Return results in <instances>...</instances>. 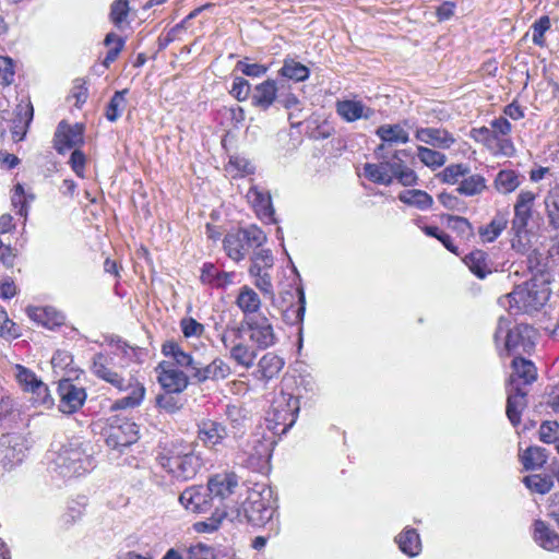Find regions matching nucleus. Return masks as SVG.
Segmentation results:
<instances>
[{
  "instance_id": "nucleus-64",
  "label": "nucleus",
  "mask_w": 559,
  "mask_h": 559,
  "mask_svg": "<svg viewBox=\"0 0 559 559\" xmlns=\"http://www.w3.org/2000/svg\"><path fill=\"white\" fill-rule=\"evenodd\" d=\"M187 559H215V552L212 547L200 543L189 547Z\"/></svg>"
},
{
  "instance_id": "nucleus-60",
  "label": "nucleus",
  "mask_w": 559,
  "mask_h": 559,
  "mask_svg": "<svg viewBox=\"0 0 559 559\" xmlns=\"http://www.w3.org/2000/svg\"><path fill=\"white\" fill-rule=\"evenodd\" d=\"M174 394L175 393H168L165 391L164 394L157 395L156 405L166 413H176L181 408L182 404L178 397L174 396Z\"/></svg>"
},
{
  "instance_id": "nucleus-12",
  "label": "nucleus",
  "mask_w": 559,
  "mask_h": 559,
  "mask_svg": "<svg viewBox=\"0 0 559 559\" xmlns=\"http://www.w3.org/2000/svg\"><path fill=\"white\" fill-rule=\"evenodd\" d=\"M239 486V478L235 473H221L212 476L207 488L213 499H218L216 507L229 506L223 501L231 496Z\"/></svg>"
},
{
  "instance_id": "nucleus-44",
  "label": "nucleus",
  "mask_w": 559,
  "mask_h": 559,
  "mask_svg": "<svg viewBox=\"0 0 559 559\" xmlns=\"http://www.w3.org/2000/svg\"><path fill=\"white\" fill-rule=\"evenodd\" d=\"M487 148L493 155H502L510 157L514 154L515 147L510 136H501L500 134L491 131V136L489 138Z\"/></svg>"
},
{
  "instance_id": "nucleus-52",
  "label": "nucleus",
  "mask_w": 559,
  "mask_h": 559,
  "mask_svg": "<svg viewBox=\"0 0 559 559\" xmlns=\"http://www.w3.org/2000/svg\"><path fill=\"white\" fill-rule=\"evenodd\" d=\"M105 45L109 48L106 57L103 61L105 67H109L112 63L124 46V39L115 33H109L105 37Z\"/></svg>"
},
{
  "instance_id": "nucleus-53",
  "label": "nucleus",
  "mask_w": 559,
  "mask_h": 559,
  "mask_svg": "<svg viewBox=\"0 0 559 559\" xmlns=\"http://www.w3.org/2000/svg\"><path fill=\"white\" fill-rule=\"evenodd\" d=\"M523 481L528 489L538 493H546L552 487V480L547 476L530 475L524 477Z\"/></svg>"
},
{
  "instance_id": "nucleus-35",
  "label": "nucleus",
  "mask_w": 559,
  "mask_h": 559,
  "mask_svg": "<svg viewBox=\"0 0 559 559\" xmlns=\"http://www.w3.org/2000/svg\"><path fill=\"white\" fill-rule=\"evenodd\" d=\"M283 367L284 360L282 357L274 353H266L258 362V372L261 379L269 381L276 377Z\"/></svg>"
},
{
  "instance_id": "nucleus-34",
  "label": "nucleus",
  "mask_w": 559,
  "mask_h": 559,
  "mask_svg": "<svg viewBox=\"0 0 559 559\" xmlns=\"http://www.w3.org/2000/svg\"><path fill=\"white\" fill-rule=\"evenodd\" d=\"M297 301L287 307L284 312V320L290 325L300 324L305 318L306 311V296L301 285H298L295 289Z\"/></svg>"
},
{
  "instance_id": "nucleus-7",
  "label": "nucleus",
  "mask_w": 559,
  "mask_h": 559,
  "mask_svg": "<svg viewBox=\"0 0 559 559\" xmlns=\"http://www.w3.org/2000/svg\"><path fill=\"white\" fill-rule=\"evenodd\" d=\"M266 242V235L255 225L241 228L236 233H228L223 246L226 254L231 260L241 261L250 249H257Z\"/></svg>"
},
{
  "instance_id": "nucleus-56",
  "label": "nucleus",
  "mask_w": 559,
  "mask_h": 559,
  "mask_svg": "<svg viewBox=\"0 0 559 559\" xmlns=\"http://www.w3.org/2000/svg\"><path fill=\"white\" fill-rule=\"evenodd\" d=\"M506 224L503 218H493L488 225L479 228V235L484 241L491 242L499 237L506 228Z\"/></svg>"
},
{
  "instance_id": "nucleus-47",
  "label": "nucleus",
  "mask_w": 559,
  "mask_h": 559,
  "mask_svg": "<svg viewBox=\"0 0 559 559\" xmlns=\"http://www.w3.org/2000/svg\"><path fill=\"white\" fill-rule=\"evenodd\" d=\"M417 157L425 166L433 170L442 167L447 162V156L443 153L421 145L417 146Z\"/></svg>"
},
{
  "instance_id": "nucleus-24",
  "label": "nucleus",
  "mask_w": 559,
  "mask_h": 559,
  "mask_svg": "<svg viewBox=\"0 0 559 559\" xmlns=\"http://www.w3.org/2000/svg\"><path fill=\"white\" fill-rule=\"evenodd\" d=\"M336 112L347 122L358 119H370L374 115V109L366 106L360 100L344 99L336 103Z\"/></svg>"
},
{
  "instance_id": "nucleus-51",
  "label": "nucleus",
  "mask_w": 559,
  "mask_h": 559,
  "mask_svg": "<svg viewBox=\"0 0 559 559\" xmlns=\"http://www.w3.org/2000/svg\"><path fill=\"white\" fill-rule=\"evenodd\" d=\"M32 394V402L35 406H44L49 408L53 404V400L50 395L49 389L46 383L39 380L34 386H31L27 391Z\"/></svg>"
},
{
  "instance_id": "nucleus-19",
  "label": "nucleus",
  "mask_w": 559,
  "mask_h": 559,
  "mask_svg": "<svg viewBox=\"0 0 559 559\" xmlns=\"http://www.w3.org/2000/svg\"><path fill=\"white\" fill-rule=\"evenodd\" d=\"M247 199L261 221L275 223L272 199L267 191L252 186L247 192Z\"/></svg>"
},
{
  "instance_id": "nucleus-31",
  "label": "nucleus",
  "mask_w": 559,
  "mask_h": 559,
  "mask_svg": "<svg viewBox=\"0 0 559 559\" xmlns=\"http://www.w3.org/2000/svg\"><path fill=\"white\" fill-rule=\"evenodd\" d=\"M236 305L245 316V320L248 318H255L254 314L261 308V298L258 293L248 285L242 286L236 298Z\"/></svg>"
},
{
  "instance_id": "nucleus-42",
  "label": "nucleus",
  "mask_w": 559,
  "mask_h": 559,
  "mask_svg": "<svg viewBox=\"0 0 559 559\" xmlns=\"http://www.w3.org/2000/svg\"><path fill=\"white\" fill-rule=\"evenodd\" d=\"M128 92L127 88L115 92L105 110V117L108 121L115 122L121 117L127 107L126 95Z\"/></svg>"
},
{
  "instance_id": "nucleus-36",
  "label": "nucleus",
  "mask_w": 559,
  "mask_h": 559,
  "mask_svg": "<svg viewBox=\"0 0 559 559\" xmlns=\"http://www.w3.org/2000/svg\"><path fill=\"white\" fill-rule=\"evenodd\" d=\"M278 74L281 78L289 81L304 82L309 78L310 70L295 59L286 58L278 71Z\"/></svg>"
},
{
  "instance_id": "nucleus-2",
  "label": "nucleus",
  "mask_w": 559,
  "mask_h": 559,
  "mask_svg": "<svg viewBox=\"0 0 559 559\" xmlns=\"http://www.w3.org/2000/svg\"><path fill=\"white\" fill-rule=\"evenodd\" d=\"M275 514L276 510L266 504L262 493L254 491L240 507H216L211 520L212 524H269Z\"/></svg>"
},
{
  "instance_id": "nucleus-10",
  "label": "nucleus",
  "mask_w": 559,
  "mask_h": 559,
  "mask_svg": "<svg viewBox=\"0 0 559 559\" xmlns=\"http://www.w3.org/2000/svg\"><path fill=\"white\" fill-rule=\"evenodd\" d=\"M243 324L249 331L250 341L259 349H266L275 345L277 337L270 319L265 316L248 318Z\"/></svg>"
},
{
  "instance_id": "nucleus-37",
  "label": "nucleus",
  "mask_w": 559,
  "mask_h": 559,
  "mask_svg": "<svg viewBox=\"0 0 559 559\" xmlns=\"http://www.w3.org/2000/svg\"><path fill=\"white\" fill-rule=\"evenodd\" d=\"M533 538L535 543L545 550H559V533L551 526H535Z\"/></svg>"
},
{
  "instance_id": "nucleus-61",
  "label": "nucleus",
  "mask_w": 559,
  "mask_h": 559,
  "mask_svg": "<svg viewBox=\"0 0 559 559\" xmlns=\"http://www.w3.org/2000/svg\"><path fill=\"white\" fill-rule=\"evenodd\" d=\"M180 329L185 337H198L204 332V325L191 317H185L180 320Z\"/></svg>"
},
{
  "instance_id": "nucleus-27",
  "label": "nucleus",
  "mask_w": 559,
  "mask_h": 559,
  "mask_svg": "<svg viewBox=\"0 0 559 559\" xmlns=\"http://www.w3.org/2000/svg\"><path fill=\"white\" fill-rule=\"evenodd\" d=\"M513 372L510 378V386H520L519 381L523 384H531L537 378L535 365L525 358L515 356L512 360Z\"/></svg>"
},
{
  "instance_id": "nucleus-11",
  "label": "nucleus",
  "mask_w": 559,
  "mask_h": 559,
  "mask_svg": "<svg viewBox=\"0 0 559 559\" xmlns=\"http://www.w3.org/2000/svg\"><path fill=\"white\" fill-rule=\"evenodd\" d=\"M26 453V448L20 436L7 435L0 438V468L11 471L20 465Z\"/></svg>"
},
{
  "instance_id": "nucleus-3",
  "label": "nucleus",
  "mask_w": 559,
  "mask_h": 559,
  "mask_svg": "<svg viewBox=\"0 0 559 559\" xmlns=\"http://www.w3.org/2000/svg\"><path fill=\"white\" fill-rule=\"evenodd\" d=\"M550 296V289L545 282L536 278L526 281L515 288L504 299L509 304V310L513 314L538 311L546 305Z\"/></svg>"
},
{
  "instance_id": "nucleus-48",
  "label": "nucleus",
  "mask_w": 559,
  "mask_h": 559,
  "mask_svg": "<svg viewBox=\"0 0 559 559\" xmlns=\"http://www.w3.org/2000/svg\"><path fill=\"white\" fill-rule=\"evenodd\" d=\"M546 461L545 450L538 447H530L521 455V462L526 471L540 468Z\"/></svg>"
},
{
  "instance_id": "nucleus-16",
  "label": "nucleus",
  "mask_w": 559,
  "mask_h": 559,
  "mask_svg": "<svg viewBox=\"0 0 559 559\" xmlns=\"http://www.w3.org/2000/svg\"><path fill=\"white\" fill-rule=\"evenodd\" d=\"M83 143V127L81 124L70 126L61 121L53 136V145L58 153L63 154L66 151Z\"/></svg>"
},
{
  "instance_id": "nucleus-45",
  "label": "nucleus",
  "mask_w": 559,
  "mask_h": 559,
  "mask_svg": "<svg viewBox=\"0 0 559 559\" xmlns=\"http://www.w3.org/2000/svg\"><path fill=\"white\" fill-rule=\"evenodd\" d=\"M447 226L464 241H468L474 236V229L471 223L462 216L444 215Z\"/></svg>"
},
{
  "instance_id": "nucleus-38",
  "label": "nucleus",
  "mask_w": 559,
  "mask_h": 559,
  "mask_svg": "<svg viewBox=\"0 0 559 559\" xmlns=\"http://www.w3.org/2000/svg\"><path fill=\"white\" fill-rule=\"evenodd\" d=\"M229 357L238 365L243 367L245 369H250L253 367L254 361L257 359L255 349L250 346L243 344L240 340L230 346Z\"/></svg>"
},
{
  "instance_id": "nucleus-59",
  "label": "nucleus",
  "mask_w": 559,
  "mask_h": 559,
  "mask_svg": "<svg viewBox=\"0 0 559 559\" xmlns=\"http://www.w3.org/2000/svg\"><path fill=\"white\" fill-rule=\"evenodd\" d=\"M229 93L238 102H245L252 95L251 85L246 79L241 76H236L233 81V85Z\"/></svg>"
},
{
  "instance_id": "nucleus-29",
  "label": "nucleus",
  "mask_w": 559,
  "mask_h": 559,
  "mask_svg": "<svg viewBox=\"0 0 559 559\" xmlns=\"http://www.w3.org/2000/svg\"><path fill=\"white\" fill-rule=\"evenodd\" d=\"M34 109L33 105L28 102L19 104L14 109L13 126L11 129L12 136L15 141H22L27 132V129L33 120Z\"/></svg>"
},
{
  "instance_id": "nucleus-46",
  "label": "nucleus",
  "mask_w": 559,
  "mask_h": 559,
  "mask_svg": "<svg viewBox=\"0 0 559 559\" xmlns=\"http://www.w3.org/2000/svg\"><path fill=\"white\" fill-rule=\"evenodd\" d=\"M364 175L368 180L374 183L383 186L391 185V179L385 162H381L379 164L367 163L364 166Z\"/></svg>"
},
{
  "instance_id": "nucleus-21",
  "label": "nucleus",
  "mask_w": 559,
  "mask_h": 559,
  "mask_svg": "<svg viewBox=\"0 0 559 559\" xmlns=\"http://www.w3.org/2000/svg\"><path fill=\"white\" fill-rule=\"evenodd\" d=\"M415 139L440 150H449L456 142L451 132L441 128H416Z\"/></svg>"
},
{
  "instance_id": "nucleus-26",
  "label": "nucleus",
  "mask_w": 559,
  "mask_h": 559,
  "mask_svg": "<svg viewBox=\"0 0 559 559\" xmlns=\"http://www.w3.org/2000/svg\"><path fill=\"white\" fill-rule=\"evenodd\" d=\"M235 272L219 271L213 263H204L200 280L212 288H225L234 283Z\"/></svg>"
},
{
  "instance_id": "nucleus-23",
  "label": "nucleus",
  "mask_w": 559,
  "mask_h": 559,
  "mask_svg": "<svg viewBox=\"0 0 559 559\" xmlns=\"http://www.w3.org/2000/svg\"><path fill=\"white\" fill-rule=\"evenodd\" d=\"M127 383L128 385L123 391H130L129 394L116 400L110 406L111 411L135 408L143 402L145 396L144 385L132 376L127 379Z\"/></svg>"
},
{
  "instance_id": "nucleus-32",
  "label": "nucleus",
  "mask_w": 559,
  "mask_h": 559,
  "mask_svg": "<svg viewBox=\"0 0 559 559\" xmlns=\"http://www.w3.org/2000/svg\"><path fill=\"white\" fill-rule=\"evenodd\" d=\"M526 406V392L520 386L509 389L507 400V416L513 426H516L521 421L522 411Z\"/></svg>"
},
{
  "instance_id": "nucleus-55",
  "label": "nucleus",
  "mask_w": 559,
  "mask_h": 559,
  "mask_svg": "<svg viewBox=\"0 0 559 559\" xmlns=\"http://www.w3.org/2000/svg\"><path fill=\"white\" fill-rule=\"evenodd\" d=\"M551 23L548 15H543L536 20L532 25V40L536 46L544 47L545 33L550 28Z\"/></svg>"
},
{
  "instance_id": "nucleus-43",
  "label": "nucleus",
  "mask_w": 559,
  "mask_h": 559,
  "mask_svg": "<svg viewBox=\"0 0 559 559\" xmlns=\"http://www.w3.org/2000/svg\"><path fill=\"white\" fill-rule=\"evenodd\" d=\"M521 185L520 175L515 170H500L495 179V187L500 193L513 192Z\"/></svg>"
},
{
  "instance_id": "nucleus-28",
  "label": "nucleus",
  "mask_w": 559,
  "mask_h": 559,
  "mask_svg": "<svg viewBox=\"0 0 559 559\" xmlns=\"http://www.w3.org/2000/svg\"><path fill=\"white\" fill-rule=\"evenodd\" d=\"M26 312L29 319L48 329L62 325L66 319L62 312L52 307H27Z\"/></svg>"
},
{
  "instance_id": "nucleus-41",
  "label": "nucleus",
  "mask_w": 559,
  "mask_h": 559,
  "mask_svg": "<svg viewBox=\"0 0 559 559\" xmlns=\"http://www.w3.org/2000/svg\"><path fill=\"white\" fill-rule=\"evenodd\" d=\"M547 222L554 229H559V183H556L545 198Z\"/></svg>"
},
{
  "instance_id": "nucleus-54",
  "label": "nucleus",
  "mask_w": 559,
  "mask_h": 559,
  "mask_svg": "<svg viewBox=\"0 0 559 559\" xmlns=\"http://www.w3.org/2000/svg\"><path fill=\"white\" fill-rule=\"evenodd\" d=\"M226 417L231 425V432L236 437L241 432L242 427L245 426L246 416L242 413V409L236 405H228L226 407Z\"/></svg>"
},
{
  "instance_id": "nucleus-25",
  "label": "nucleus",
  "mask_w": 559,
  "mask_h": 559,
  "mask_svg": "<svg viewBox=\"0 0 559 559\" xmlns=\"http://www.w3.org/2000/svg\"><path fill=\"white\" fill-rule=\"evenodd\" d=\"M376 134L382 140V144H380L376 154L378 157L383 158L382 151L385 147V143H402L405 144L409 141V135L407 131L403 128L402 124H382L376 130Z\"/></svg>"
},
{
  "instance_id": "nucleus-62",
  "label": "nucleus",
  "mask_w": 559,
  "mask_h": 559,
  "mask_svg": "<svg viewBox=\"0 0 559 559\" xmlns=\"http://www.w3.org/2000/svg\"><path fill=\"white\" fill-rule=\"evenodd\" d=\"M278 102L286 109L295 108L299 104L298 97L290 92L289 85L284 80H280Z\"/></svg>"
},
{
  "instance_id": "nucleus-63",
  "label": "nucleus",
  "mask_w": 559,
  "mask_h": 559,
  "mask_svg": "<svg viewBox=\"0 0 559 559\" xmlns=\"http://www.w3.org/2000/svg\"><path fill=\"white\" fill-rule=\"evenodd\" d=\"M559 424L546 420L539 427V439L544 443H552L558 440Z\"/></svg>"
},
{
  "instance_id": "nucleus-17",
  "label": "nucleus",
  "mask_w": 559,
  "mask_h": 559,
  "mask_svg": "<svg viewBox=\"0 0 559 559\" xmlns=\"http://www.w3.org/2000/svg\"><path fill=\"white\" fill-rule=\"evenodd\" d=\"M158 368L160 369L158 382L165 391L178 394L187 389L189 378L183 371L178 370L167 361L160 362Z\"/></svg>"
},
{
  "instance_id": "nucleus-57",
  "label": "nucleus",
  "mask_w": 559,
  "mask_h": 559,
  "mask_svg": "<svg viewBox=\"0 0 559 559\" xmlns=\"http://www.w3.org/2000/svg\"><path fill=\"white\" fill-rule=\"evenodd\" d=\"M129 13V3L127 0H116L110 8V20L116 27L122 28Z\"/></svg>"
},
{
  "instance_id": "nucleus-8",
  "label": "nucleus",
  "mask_w": 559,
  "mask_h": 559,
  "mask_svg": "<svg viewBox=\"0 0 559 559\" xmlns=\"http://www.w3.org/2000/svg\"><path fill=\"white\" fill-rule=\"evenodd\" d=\"M139 440V427L127 418H112L110 420L106 444L114 450H122Z\"/></svg>"
},
{
  "instance_id": "nucleus-9",
  "label": "nucleus",
  "mask_w": 559,
  "mask_h": 559,
  "mask_svg": "<svg viewBox=\"0 0 559 559\" xmlns=\"http://www.w3.org/2000/svg\"><path fill=\"white\" fill-rule=\"evenodd\" d=\"M91 371L96 378L109 383L120 392H123L128 385L127 379L114 369V357L108 353H97L93 356Z\"/></svg>"
},
{
  "instance_id": "nucleus-15",
  "label": "nucleus",
  "mask_w": 559,
  "mask_h": 559,
  "mask_svg": "<svg viewBox=\"0 0 559 559\" xmlns=\"http://www.w3.org/2000/svg\"><path fill=\"white\" fill-rule=\"evenodd\" d=\"M58 390L60 394L59 409L64 414L76 412L86 400L85 390L74 385L69 380L60 382Z\"/></svg>"
},
{
  "instance_id": "nucleus-4",
  "label": "nucleus",
  "mask_w": 559,
  "mask_h": 559,
  "mask_svg": "<svg viewBox=\"0 0 559 559\" xmlns=\"http://www.w3.org/2000/svg\"><path fill=\"white\" fill-rule=\"evenodd\" d=\"M493 337L497 345L500 340H503V350L507 355H521L530 353L534 348L536 331L533 326L524 323L511 328V321L501 317Z\"/></svg>"
},
{
  "instance_id": "nucleus-6",
  "label": "nucleus",
  "mask_w": 559,
  "mask_h": 559,
  "mask_svg": "<svg viewBox=\"0 0 559 559\" xmlns=\"http://www.w3.org/2000/svg\"><path fill=\"white\" fill-rule=\"evenodd\" d=\"M158 465L173 478L179 481L192 479L203 466L200 453H159L156 457Z\"/></svg>"
},
{
  "instance_id": "nucleus-39",
  "label": "nucleus",
  "mask_w": 559,
  "mask_h": 559,
  "mask_svg": "<svg viewBox=\"0 0 559 559\" xmlns=\"http://www.w3.org/2000/svg\"><path fill=\"white\" fill-rule=\"evenodd\" d=\"M464 262L478 278H485L491 273V267L487 261V253L481 250L472 251L465 257Z\"/></svg>"
},
{
  "instance_id": "nucleus-1",
  "label": "nucleus",
  "mask_w": 559,
  "mask_h": 559,
  "mask_svg": "<svg viewBox=\"0 0 559 559\" xmlns=\"http://www.w3.org/2000/svg\"><path fill=\"white\" fill-rule=\"evenodd\" d=\"M96 466L90 443L72 439L61 444L50 462V471L63 479H72L91 473Z\"/></svg>"
},
{
  "instance_id": "nucleus-13",
  "label": "nucleus",
  "mask_w": 559,
  "mask_h": 559,
  "mask_svg": "<svg viewBox=\"0 0 559 559\" xmlns=\"http://www.w3.org/2000/svg\"><path fill=\"white\" fill-rule=\"evenodd\" d=\"M213 498L207 486H191L186 488L179 496L180 504L191 512L202 513L211 508Z\"/></svg>"
},
{
  "instance_id": "nucleus-33",
  "label": "nucleus",
  "mask_w": 559,
  "mask_h": 559,
  "mask_svg": "<svg viewBox=\"0 0 559 559\" xmlns=\"http://www.w3.org/2000/svg\"><path fill=\"white\" fill-rule=\"evenodd\" d=\"M395 540L401 551L408 557H416L421 551V540L418 532L414 527L400 533Z\"/></svg>"
},
{
  "instance_id": "nucleus-49",
  "label": "nucleus",
  "mask_w": 559,
  "mask_h": 559,
  "mask_svg": "<svg viewBox=\"0 0 559 559\" xmlns=\"http://www.w3.org/2000/svg\"><path fill=\"white\" fill-rule=\"evenodd\" d=\"M486 189V180L480 175H471L464 178L456 191L466 197H473L476 194H480Z\"/></svg>"
},
{
  "instance_id": "nucleus-5",
  "label": "nucleus",
  "mask_w": 559,
  "mask_h": 559,
  "mask_svg": "<svg viewBox=\"0 0 559 559\" xmlns=\"http://www.w3.org/2000/svg\"><path fill=\"white\" fill-rule=\"evenodd\" d=\"M299 408L298 397L287 392H280L272 401L267 412L266 428L274 436L286 433L296 423Z\"/></svg>"
},
{
  "instance_id": "nucleus-58",
  "label": "nucleus",
  "mask_w": 559,
  "mask_h": 559,
  "mask_svg": "<svg viewBox=\"0 0 559 559\" xmlns=\"http://www.w3.org/2000/svg\"><path fill=\"white\" fill-rule=\"evenodd\" d=\"M15 371V378L25 392L40 380L35 372L22 365H16Z\"/></svg>"
},
{
  "instance_id": "nucleus-30",
  "label": "nucleus",
  "mask_w": 559,
  "mask_h": 559,
  "mask_svg": "<svg viewBox=\"0 0 559 559\" xmlns=\"http://www.w3.org/2000/svg\"><path fill=\"white\" fill-rule=\"evenodd\" d=\"M162 353L165 357L174 360V367L178 366L187 369L190 372V377H192L193 367H197L198 361L191 354L185 352L178 343L174 341L165 342L162 346Z\"/></svg>"
},
{
  "instance_id": "nucleus-18",
  "label": "nucleus",
  "mask_w": 559,
  "mask_h": 559,
  "mask_svg": "<svg viewBox=\"0 0 559 559\" xmlns=\"http://www.w3.org/2000/svg\"><path fill=\"white\" fill-rule=\"evenodd\" d=\"M280 90V80L267 79L257 84L252 90V106L266 111L277 100Z\"/></svg>"
},
{
  "instance_id": "nucleus-22",
  "label": "nucleus",
  "mask_w": 559,
  "mask_h": 559,
  "mask_svg": "<svg viewBox=\"0 0 559 559\" xmlns=\"http://www.w3.org/2000/svg\"><path fill=\"white\" fill-rule=\"evenodd\" d=\"M231 370L228 364L221 358H215L206 366L198 361L197 367H193L192 379L198 383H203L209 380H223L230 374Z\"/></svg>"
},
{
  "instance_id": "nucleus-40",
  "label": "nucleus",
  "mask_w": 559,
  "mask_h": 559,
  "mask_svg": "<svg viewBox=\"0 0 559 559\" xmlns=\"http://www.w3.org/2000/svg\"><path fill=\"white\" fill-rule=\"evenodd\" d=\"M399 199L401 202L415 206L418 210L426 211L433 204V199L430 194L423 190H405L400 193Z\"/></svg>"
},
{
  "instance_id": "nucleus-50",
  "label": "nucleus",
  "mask_w": 559,
  "mask_h": 559,
  "mask_svg": "<svg viewBox=\"0 0 559 559\" xmlns=\"http://www.w3.org/2000/svg\"><path fill=\"white\" fill-rule=\"evenodd\" d=\"M249 445L251 450L248 451L249 455L257 459H265L271 454L273 440L255 433L252 436Z\"/></svg>"
},
{
  "instance_id": "nucleus-14",
  "label": "nucleus",
  "mask_w": 559,
  "mask_h": 559,
  "mask_svg": "<svg viewBox=\"0 0 559 559\" xmlns=\"http://www.w3.org/2000/svg\"><path fill=\"white\" fill-rule=\"evenodd\" d=\"M227 437L226 427L217 420L206 418L198 424V439L207 449L223 444Z\"/></svg>"
},
{
  "instance_id": "nucleus-20",
  "label": "nucleus",
  "mask_w": 559,
  "mask_h": 559,
  "mask_svg": "<svg viewBox=\"0 0 559 559\" xmlns=\"http://www.w3.org/2000/svg\"><path fill=\"white\" fill-rule=\"evenodd\" d=\"M536 195L532 191H521L514 205L512 230L514 233H527L526 226L532 216V206Z\"/></svg>"
}]
</instances>
